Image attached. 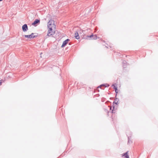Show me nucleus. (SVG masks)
<instances>
[{"label":"nucleus","mask_w":158,"mask_h":158,"mask_svg":"<svg viewBox=\"0 0 158 158\" xmlns=\"http://www.w3.org/2000/svg\"><path fill=\"white\" fill-rule=\"evenodd\" d=\"M3 0H0V2L2 1Z\"/></svg>","instance_id":"6ab92c4d"},{"label":"nucleus","mask_w":158,"mask_h":158,"mask_svg":"<svg viewBox=\"0 0 158 158\" xmlns=\"http://www.w3.org/2000/svg\"><path fill=\"white\" fill-rule=\"evenodd\" d=\"M22 30L24 32H25L28 30V27L27 24H24L22 27Z\"/></svg>","instance_id":"20e7f679"},{"label":"nucleus","mask_w":158,"mask_h":158,"mask_svg":"<svg viewBox=\"0 0 158 158\" xmlns=\"http://www.w3.org/2000/svg\"><path fill=\"white\" fill-rule=\"evenodd\" d=\"M128 152V151H127L123 155V156H124L126 158H129V155L127 154Z\"/></svg>","instance_id":"9b49d317"},{"label":"nucleus","mask_w":158,"mask_h":158,"mask_svg":"<svg viewBox=\"0 0 158 158\" xmlns=\"http://www.w3.org/2000/svg\"><path fill=\"white\" fill-rule=\"evenodd\" d=\"M118 98H116L115 99V101H114L113 103H115V104L117 105L118 104Z\"/></svg>","instance_id":"ddd939ff"},{"label":"nucleus","mask_w":158,"mask_h":158,"mask_svg":"<svg viewBox=\"0 0 158 158\" xmlns=\"http://www.w3.org/2000/svg\"><path fill=\"white\" fill-rule=\"evenodd\" d=\"M128 143H130V141H131V139L129 137H128Z\"/></svg>","instance_id":"2eb2a0df"},{"label":"nucleus","mask_w":158,"mask_h":158,"mask_svg":"<svg viewBox=\"0 0 158 158\" xmlns=\"http://www.w3.org/2000/svg\"><path fill=\"white\" fill-rule=\"evenodd\" d=\"M48 27L49 28V29L48 30V31H51L53 30L52 27L51 26H48Z\"/></svg>","instance_id":"4468645a"},{"label":"nucleus","mask_w":158,"mask_h":158,"mask_svg":"<svg viewBox=\"0 0 158 158\" xmlns=\"http://www.w3.org/2000/svg\"><path fill=\"white\" fill-rule=\"evenodd\" d=\"M112 86L113 87V88L115 90V92L116 93H118V90L117 89V87L115 86L114 85H112Z\"/></svg>","instance_id":"1a4fd4ad"},{"label":"nucleus","mask_w":158,"mask_h":158,"mask_svg":"<svg viewBox=\"0 0 158 158\" xmlns=\"http://www.w3.org/2000/svg\"><path fill=\"white\" fill-rule=\"evenodd\" d=\"M88 37L90 38V40H96L97 39V36L95 35H94L93 34L89 36H87Z\"/></svg>","instance_id":"7ed1b4c3"},{"label":"nucleus","mask_w":158,"mask_h":158,"mask_svg":"<svg viewBox=\"0 0 158 158\" xmlns=\"http://www.w3.org/2000/svg\"><path fill=\"white\" fill-rule=\"evenodd\" d=\"M2 83V80H1L0 81V85H1Z\"/></svg>","instance_id":"f3484780"},{"label":"nucleus","mask_w":158,"mask_h":158,"mask_svg":"<svg viewBox=\"0 0 158 158\" xmlns=\"http://www.w3.org/2000/svg\"><path fill=\"white\" fill-rule=\"evenodd\" d=\"M70 40L69 39H67L63 41V44L61 46V48L64 47L68 43V42Z\"/></svg>","instance_id":"39448f33"},{"label":"nucleus","mask_w":158,"mask_h":158,"mask_svg":"<svg viewBox=\"0 0 158 158\" xmlns=\"http://www.w3.org/2000/svg\"><path fill=\"white\" fill-rule=\"evenodd\" d=\"M123 67L124 68H125L127 66V62L125 60H123L122 62Z\"/></svg>","instance_id":"6e6552de"},{"label":"nucleus","mask_w":158,"mask_h":158,"mask_svg":"<svg viewBox=\"0 0 158 158\" xmlns=\"http://www.w3.org/2000/svg\"><path fill=\"white\" fill-rule=\"evenodd\" d=\"M113 109L112 110V113H115V112L114 111V106H113Z\"/></svg>","instance_id":"dca6fc26"},{"label":"nucleus","mask_w":158,"mask_h":158,"mask_svg":"<svg viewBox=\"0 0 158 158\" xmlns=\"http://www.w3.org/2000/svg\"><path fill=\"white\" fill-rule=\"evenodd\" d=\"M40 20L38 19H36L33 23H32V25L34 26H36L38 24L40 23Z\"/></svg>","instance_id":"f03ea898"},{"label":"nucleus","mask_w":158,"mask_h":158,"mask_svg":"<svg viewBox=\"0 0 158 158\" xmlns=\"http://www.w3.org/2000/svg\"><path fill=\"white\" fill-rule=\"evenodd\" d=\"M35 34H36V33L35 34L34 33H32L31 35H25L24 36L26 38H33L35 37H36L37 36V35H34Z\"/></svg>","instance_id":"f257e3e1"},{"label":"nucleus","mask_w":158,"mask_h":158,"mask_svg":"<svg viewBox=\"0 0 158 158\" xmlns=\"http://www.w3.org/2000/svg\"><path fill=\"white\" fill-rule=\"evenodd\" d=\"M109 86V85H105V84H102L101 85H100V86H98V88H101V87L102 86H104L105 87H108V86Z\"/></svg>","instance_id":"f8f14e48"},{"label":"nucleus","mask_w":158,"mask_h":158,"mask_svg":"<svg viewBox=\"0 0 158 158\" xmlns=\"http://www.w3.org/2000/svg\"><path fill=\"white\" fill-rule=\"evenodd\" d=\"M55 34V31H48L47 35L50 36L51 35H52Z\"/></svg>","instance_id":"423d86ee"},{"label":"nucleus","mask_w":158,"mask_h":158,"mask_svg":"<svg viewBox=\"0 0 158 158\" xmlns=\"http://www.w3.org/2000/svg\"><path fill=\"white\" fill-rule=\"evenodd\" d=\"M75 37L77 39H79L80 38L78 33L77 32H76L75 33Z\"/></svg>","instance_id":"0eeeda50"},{"label":"nucleus","mask_w":158,"mask_h":158,"mask_svg":"<svg viewBox=\"0 0 158 158\" xmlns=\"http://www.w3.org/2000/svg\"><path fill=\"white\" fill-rule=\"evenodd\" d=\"M110 110H111V107H110Z\"/></svg>","instance_id":"a211bd4d"},{"label":"nucleus","mask_w":158,"mask_h":158,"mask_svg":"<svg viewBox=\"0 0 158 158\" xmlns=\"http://www.w3.org/2000/svg\"><path fill=\"white\" fill-rule=\"evenodd\" d=\"M53 22H54V21L52 20H50L48 23V26H51L52 25V24Z\"/></svg>","instance_id":"9d476101"}]
</instances>
